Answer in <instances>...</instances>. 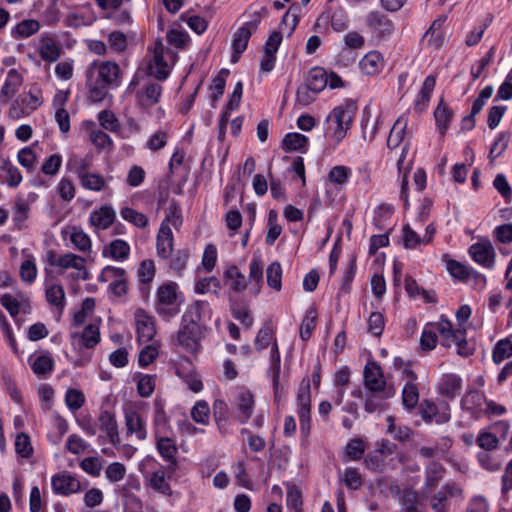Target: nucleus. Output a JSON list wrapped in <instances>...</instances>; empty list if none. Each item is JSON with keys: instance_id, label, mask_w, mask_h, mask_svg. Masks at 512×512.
<instances>
[{"instance_id": "nucleus-1", "label": "nucleus", "mask_w": 512, "mask_h": 512, "mask_svg": "<svg viewBox=\"0 0 512 512\" xmlns=\"http://www.w3.org/2000/svg\"><path fill=\"white\" fill-rule=\"evenodd\" d=\"M86 76L89 99L93 103L102 102L109 89L121 84L120 67L113 61H94L87 69Z\"/></svg>"}, {"instance_id": "nucleus-2", "label": "nucleus", "mask_w": 512, "mask_h": 512, "mask_svg": "<svg viewBox=\"0 0 512 512\" xmlns=\"http://www.w3.org/2000/svg\"><path fill=\"white\" fill-rule=\"evenodd\" d=\"M357 106L353 102H347L335 107L326 117L325 135L335 143H340L351 128Z\"/></svg>"}, {"instance_id": "nucleus-3", "label": "nucleus", "mask_w": 512, "mask_h": 512, "mask_svg": "<svg viewBox=\"0 0 512 512\" xmlns=\"http://www.w3.org/2000/svg\"><path fill=\"white\" fill-rule=\"evenodd\" d=\"M298 23V15L293 12V6L289 8V10L284 14L282 21L280 23L281 31H274L271 33L269 38L267 39L264 46V53L260 60V71L263 73H269L273 70L276 62V53L278 48L282 42V31L285 30L284 27L289 26L287 30V35H291L295 30Z\"/></svg>"}, {"instance_id": "nucleus-4", "label": "nucleus", "mask_w": 512, "mask_h": 512, "mask_svg": "<svg viewBox=\"0 0 512 512\" xmlns=\"http://www.w3.org/2000/svg\"><path fill=\"white\" fill-rule=\"evenodd\" d=\"M183 223L181 210L175 201H171L165 219L162 221L157 237L156 250L157 255L167 259L173 250V234L171 226L178 230Z\"/></svg>"}, {"instance_id": "nucleus-5", "label": "nucleus", "mask_w": 512, "mask_h": 512, "mask_svg": "<svg viewBox=\"0 0 512 512\" xmlns=\"http://www.w3.org/2000/svg\"><path fill=\"white\" fill-rule=\"evenodd\" d=\"M155 309L163 319H170L179 313L176 284L165 283L158 287Z\"/></svg>"}, {"instance_id": "nucleus-6", "label": "nucleus", "mask_w": 512, "mask_h": 512, "mask_svg": "<svg viewBox=\"0 0 512 512\" xmlns=\"http://www.w3.org/2000/svg\"><path fill=\"white\" fill-rule=\"evenodd\" d=\"M364 384L373 393H385V398H390L395 394L393 388L386 387L382 369L375 361H369L364 368Z\"/></svg>"}, {"instance_id": "nucleus-7", "label": "nucleus", "mask_w": 512, "mask_h": 512, "mask_svg": "<svg viewBox=\"0 0 512 512\" xmlns=\"http://www.w3.org/2000/svg\"><path fill=\"white\" fill-rule=\"evenodd\" d=\"M201 327L182 319L176 335V343L189 353H196L200 348Z\"/></svg>"}, {"instance_id": "nucleus-8", "label": "nucleus", "mask_w": 512, "mask_h": 512, "mask_svg": "<svg viewBox=\"0 0 512 512\" xmlns=\"http://www.w3.org/2000/svg\"><path fill=\"white\" fill-rule=\"evenodd\" d=\"M259 21V19L249 21L235 32L232 40V63L238 62L240 55L247 49L249 39L252 33L256 31Z\"/></svg>"}, {"instance_id": "nucleus-9", "label": "nucleus", "mask_w": 512, "mask_h": 512, "mask_svg": "<svg viewBox=\"0 0 512 512\" xmlns=\"http://www.w3.org/2000/svg\"><path fill=\"white\" fill-rule=\"evenodd\" d=\"M471 258L487 269L495 265L496 253L492 243L488 239H482L469 247Z\"/></svg>"}, {"instance_id": "nucleus-10", "label": "nucleus", "mask_w": 512, "mask_h": 512, "mask_svg": "<svg viewBox=\"0 0 512 512\" xmlns=\"http://www.w3.org/2000/svg\"><path fill=\"white\" fill-rule=\"evenodd\" d=\"M58 267L63 270H75L70 275L73 280H87L89 278V272L85 267V259L77 254L66 253L59 256Z\"/></svg>"}, {"instance_id": "nucleus-11", "label": "nucleus", "mask_w": 512, "mask_h": 512, "mask_svg": "<svg viewBox=\"0 0 512 512\" xmlns=\"http://www.w3.org/2000/svg\"><path fill=\"white\" fill-rule=\"evenodd\" d=\"M102 281H109L110 290L116 296H122L127 292L126 272L123 268L106 266L100 275Z\"/></svg>"}, {"instance_id": "nucleus-12", "label": "nucleus", "mask_w": 512, "mask_h": 512, "mask_svg": "<svg viewBox=\"0 0 512 512\" xmlns=\"http://www.w3.org/2000/svg\"><path fill=\"white\" fill-rule=\"evenodd\" d=\"M172 475L173 474H170L168 471V466L166 468L160 467L159 469L147 475L146 485L157 493H160L164 496H171L173 491L169 482L172 478Z\"/></svg>"}, {"instance_id": "nucleus-13", "label": "nucleus", "mask_w": 512, "mask_h": 512, "mask_svg": "<svg viewBox=\"0 0 512 512\" xmlns=\"http://www.w3.org/2000/svg\"><path fill=\"white\" fill-rule=\"evenodd\" d=\"M235 418L240 423H246L252 416L255 406L254 395L251 391L242 389L235 399Z\"/></svg>"}, {"instance_id": "nucleus-14", "label": "nucleus", "mask_w": 512, "mask_h": 512, "mask_svg": "<svg viewBox=\"0 0 512 512\" xmlns=\"http://www.w3.org/2000/svg\"><path fill=\"white\" fill-rule=\"evenodd\" d=\"M72 344L75 347L94 348L100 341V331L96 324L87 325L83 332H73L70 335Z\"/></svg>"}, {"instance_id": "nucleus-15", "label": "nucleus", "mask_w": 512, "mask_h": 512, "mask_svg": "<svg viewBox=\"0 0 512 512\" xmlns=\"http://www.w3.org/2000/svg\"><path fill=\"white\" fill-rule=\"evenodd\" d=\"M51 485L54 493L61 495L76 493L81 488L79 480L65 472L54 475Z\"/></svg>"}, {"instance_id": "nucleus-16", "label": "nucleus", "mask_w": 512, "mask_h": 512, "mask_svg": "<svg viewBox=\"0 0 512 512\" xmlns=\"http://www.w3.org/2000/svg\"><path fill=\"white\" fill-rule=\"evenodd\" d=\"M98 425L105 432L111 444L114 446L120 444L118 425L114 413L108 410L101 411L98 417Z\"/></svg>"}, {"instance_id": "nucleus-17", "label": "nucleus", "mask_w": 512, "mask_h": 512, "mask_svg": "<svg viewBox=\"0 0 512 512\" xmlns=\"http://www.w3.org/2000/svg\"><path fill=\"white\" fill-rule=\"evenodd\" d=\"M116 213L111 206L104 205L90 213L89 223L96 230L108 229L115 221Z\"/></svg>"}, {"instance_id": "nucleus-18", "label": "nucleus", "mask_w": 512, "mask_h": 512, "mask_svg": "<svg viewBox=\"0 0 512 512\" xmlns=\"http://www.w3.org/2000/svg\"><path fill=\"white\" fill-rule=\"evenodd\" d=\"M136 329L140 342L147 343L153 339L156 334L152 317L145 313L144 310H137L135 313Z\"/></svg>"}, {"instance_id": "nucleus-19", "label": "nucleus", "mask_w": 512, "mask_h": 512, "mask_svg": "<svg viewBox=\"0 0 512 512\" xmlns=\"http://www.w3.org/2000/svg\"><path fill=\"white\" fill-rule=\"evenodd\" d=\"M39 55L46 62H55L61 55V47L50 34H42L39 38Z\"/></svg>"}, {"instance_id": "nucleus-20", "label": "nucleus", "mask_w": 512, "mask_h": 512, "mask_svg": "<svg viewBox=\"0 0 512 512\" xmlns=\"http://www.w3.org/2000/svg\"><path fill=\"white\" fill-rule=\"evenodd\" d=\"M23 78L16 69H10L0 90V104H7L22 85Z\"/></svg>"}, {"instance_id": "nucleus-21", "label": "nucleus", "mask_w": 512, "mask_h": 512, "mask_svg": "<svg viewBox=\"0 0 512 512\" xmlns=\"http://www.w3.org/2000/svg\"><path fill=\"white\" fill-rule=\"evenodd\" d=\"M125 424L127 435H135L140 441L147 437L146 422L144 418L134 410L125 412Z\"/></svg>"}, {"instance_id": "nucleus-22", "label": "nucleus", "mask_w": 512, "mask_h": 512, "mask_svg": "<svg viewBox=\"0 0 512 512\" xmlns=\"http://www.w3.org/2000/svg\"><path fill=\"white\" fill-rule=\"evenodd\" d=\"M157 450L163 459L168 462V471L170 474H174L178 467L177 460L175 458L177 454V447L171 438L160 437L157 439Z\"/></svg>"}, {"instance_id": "nucleus-23", "label": "nucleus", "mask_w": 512, "mask_h": 512, "mask_svg": "<svg viewBox=\"0 0 512 512\" xmlns=\"http://www.w3.org/2000/svg\"><path fill=\"white\" fill-rule=\"evenodd\" d=\"M162 94V86L156 82H148L145 84L142 90L137 92L138 103L149 108L159 103Z\"/></svg>"}, {"instance_id": "nucleus-24", "label": "nucleus", "mask_w": 512, "mask_h": 512, "mask_svg": "<svg viewBox=\"0 0 512 512\" xmlns=\"http://www.w3.org/2000/svg\"><path fill=\"white\" fill-rule=\"evenodd\" d=\"M210 316V307L206 301H195L191 304L182 316L184 321L201 326L205 317Z\"/></svg>"}, {"instance_id": "nucleus-25", "label": "nucleus", "mask_w": 512, "mask_h": 512, "mask_svg": "<svg viewBox=\"0 0 512 512\" xmlns=\"http://www.w3.org/2000/svg\"><path fill=\"white\" fill-rule=\"evenodd\" d=\"M361 71L366 75H376L384 67V59L377 51L368 52L359 63Z\"/></svg>"}, {"instance_id": "nucleus-26", "label": "nucleus", "mask_w": 512, "mask_h": 512, "mask_svg": "<svg viewBox=\"0 0 512 512\" xmlns=\"http://www.w3.org/2000/svg\"><path fill=\"white\" fill-rule=\"evenodd\" d=\"M223 278L229 288L236 293L244 291L248 284L246 277L235 265L229 266L224 271Z\"/></svg>"}, {"instance_id": "nucleus-27", "label": "nucleus", "mask_w": 512, "mask_h": 512, "mask_svg": "<svg viewBox=\"0 0 512 512\" xmlns=\"http://www.w3.org/2000/svg\"><path fill=\"white\" fill-rule=\"evenodd\" d=\"M45 294L47 302L50 305L56 307V309L61 314L66 304L65 291L63 286L60 284L47 285Z\"/></svg>"}, {"instance_id": "nucleus-28", "label": "nucleus", "mask_w": 512, "mask_h": 512, "mask_svg": "<svg viewBox=\"0 0 512 512\" xmlns=\"http://www.w3.org/2000/svg\"><path fill=\"white\" fill-rule=\"evenodd\" d=\"M434 117L440 134L444 135L453 118V111L442 99L434 112Z\"/></svg>"}, {"instance_id": "nucleus-29", "label": "nucleus", "mask_w": 512, "mask_h": 512, "mask_svg": "<svg viewBox=\"0 0 512 512\" xmlns=\"http://www.w3.org/2000/svg\"><path fill=\"white\" fill-rule=\"evenodd\" d=\"M328 82L327 72L323 68H313L307 77L306 87L311 90V92L318 93L321 92L326 86Z\"/></svg>"}, {"instance_id": "nucleus-30", "label": "nucleus", "mask_w": 512, "mask_h": 512, "mask_svg": "<svg viewBox=\"0 0 512 512\" xmlns=\"http://www.w3.org/2000/svg\"><path fill=\"white\" fill-rule=\"evenodd\" d=\"M69 238L71 243L74 245L75 249L80 252L86 253L90 252L92 248V242L87 233H85L81 228L71 227L69 230Z\"/></svg>"}, {"instance_id": "nucleus-31", "label": "nucleus", "mask_w": 512, "mask_h": 512, "mask_svg": "<svg viewBox=\"0 0 512 512\" xmlns=\"http://www.w3.org/2000/svg\"><path fill=\"white\" fill-rule=\"evenodd\" d=\"M408 121L404 117H399L394 123L393 127L390 130L387 146L389 149L397 148L404 139L405 130L407 128Z\"/></svg>"}, {"instance_id": "nucleus-32", "label": "nucleus", "mask_w": 512, "mask_h": 512, "mask_svg": "<svg viewBox=\"0 0 512 512\" xmlns=\"http://www.w3.org/2000/svg\"><path fill=\"white\" fill-rule=\"evenodd\" d=\"M308 144V138L301 133H288L282 140V147L288 152H305Z\"/></svg>"}, {"instance_id": "nucleus-33", "label": "nucleus", "mask_w": 512, "mask_h": 512, "mask_svg": "<svg viewBox=\"0 0 512 512\" xmlns=\"http://www.w3.org/2000/svg\"><path fill=\"white\" fill-rule=\"evenodd\" d=\"M462 380L456 374H447L443 377L439 391L442 395L453 398L455 397L461 390Z\"/></svg>"}, {"instance_id": "nucleus-34", "label": "nucleus", "mask_w": 512, "mask_h": 512, "mask_svg": "<svg viewBox=\"0 0 512 512\" xmlns=\"http://www.w3.org/2000/svg\"><path fill=\"white\" fill-rule=\"evenodd\" d=\"M366 24L381 32V33H389L392 28V22L387 18V16L379 11H372L366 17Z\"/></svg>"}, {"instance_id": "nucleus-35", "label": "nucleus", "mask_w": 512, "mask_h": 512, "mask_svg": "<svg viewBox=\"0 0 512 512\" xmlns=\"http://www.w3.org/2000/svg\"><path fill=\"white\" fill-rule=\"evenodd\" d=\"M130 253V246L129 244L122 240V239H116L113 240L107 248L104 249L103 255L107 256L109 255L114 260H125L128 258Z\"/></svg>"}, {"instance_id": "nucleus-36", "label": "nucleus", "mask_w": 512, "mask_h": 512, "mask_svg": "<svg viewBox=\"0 0 512 512\" xmlns=\"http://www.w3.org/2000/svg\"><path fill=\"white\" fill-rule=\"evenodd\" d=\"M167 67L168 65L164 60V55L153 54L148 64L149 75L154 76L160 81L165 80L169 76Z\"/></svg>"}, {"instance_id": "nucleus-37", "label": "nucleus", "mask_w": 512, "mask_h": 512, "mask_svg": "<svg viewBox=\"0 0 512 512\" xmlns=\"http://www.w3.org/2000/svg\"><path fill=\"white\" fill-rule=\"evenodd\" d=\"M435 331H438L443 338L442 345L445 347H451L452 340L458 334V329L454 330L452 327V323L447 320L441 318L437 323L430 324Z\"/></svg>"}, {"instance_id": "nucleus-38", "label": "nucleus", "mask_w": 512, "mask_h": 512, "mask_svg": "<svg viewBox=\"0 0 512 512\" xmlns=\"http://www.w3.org/2000/svg\"><path fill=\"white\" fill-rule=\"evenodd\" d=\"M263 277V265L260 257L255 256L249 264V279L255 282L253 286V293L258 294L260 291V283Z\"/></svg>"}, {"instance_id": "nucleus-39", "label": "nucleus", "mask_w": 512, "mask_h": 512, "mask_svg": "<svg viewBox=\"0 0 512 512\" xmlns=\"http://www.w3.org/2000/svg\"><path fill=\"white\" fill-rule=\"evenodd\" d=\"M40 29V24L37 20L27 19L18 23L13 29L16 38H27L37 33Z\"/></svg>"}, {"instance_id": "nucleus-40", "label": "nucleus", "mask_w": 512, "mask_h": 512, "mask_svg": "<svg viewBox=\"0 0 512 512\" xmlns=\"http://www.w3.org/2000/svg\"><path fill=\"white\" fill-rule=\"evenodd\" d=\"M79 180L85 189L91 191H101L106 185L104 178L95 173L82 174V172H80Z\"/></svg>"}, {"instance_id": "nucleus-41", "label": "nucleus", "mask_w": 512, "mask_h": 512, "mask_svg": "<svg viewBox=\"0 0 512 512\" xmlns=\"http://www.w3.org/2000/svg\"><path fill=\"white\" fill-rule=\"evenodd\" d=\"M1 169L5 172V182L10 187H17L22 181L20 170L9 160H2Z\"/></svg>"}, {"instance_id": "nucleus-42", "label": "nucleus", "mask_w": 512, "mask_h": 512, "mask_svg": "<svg viewBox=\"0 0 512 512\" xmlns=\"http://www.w3.org/2000/svg\"><path fill=\"white\" fill-rule=\"evenodd\" d=\"M419 401V392L415 383L407 382L402 390V403L403 405L411 410Z\"/></svg>"}, {"instance_id": "nucleus-43", "label": "nucleus", "mask_w": 512, "mask_h": 512, "mask_svg": "<svg viewBox=\"0 0 512 512\" xmlns=\"http://www.w3.org/2000/svg\"><path fill=\"white\" fill-rule=\"evenodd\" d=\"M121 217L138 228H145L148 225V218L141 212L130 207H123L120 210Z\"/></svg>"}, {"instance_id": "nucleus-44", "label": "nucleus", "mask_w": 512, "mask_h": 512, "mask_svg": "<svg viewBox=\"0 0 512 512\" xmlns=\"http://www.w3.org/2000/svg\"><path fill=\"white\" fill-rule=\"evenodd\" d=\"M418 494L412 489L402 491L400 504L403 512H420L418 509Z\"/></svg>"}, {"instance_id": "nucleus-45", "label": "nucleus", "mask_w": 512, "mask_h": 512, "mask_svg": "<svg viewBox=\"0 0 512 512\" xmlns=\"http://www.w3.org/2000/svg\"><path fill=\"white\" fill-rule=\"evenodd\" d=\"M268 285L276 290L280 291L282 287V268L279 262L271 263L266 271Z\"/></svg>"}, {"instance_id": "nucleus-46", "label": "nucleus", "mask_w": 512, "mask_h": 512, "mask_svg": "<svg viewBox=\"0 0 512 512\" xmlns=\"http://www.w3.org/2000/svg\"><path fill=\"white\" fill-rule=\"evenodd\" d=\"M232 315L239 320L245 327L250 328L253 325V317L251 316L249 307L245 303H235L231 307Z\"/></svg>"}, {"instance_id": "nucleus-47", "label": "nucleus", "mask_w": 512, "mask_h": 512, "mask_svg": "<svg viewBox=\"0 0 512 512\" xmlns=\"http://www.w3.org/2000/svg\"><path fill=\"white\" fill-rule=\"evenodd\" d=\"M316 318L317 314L313 308L306 311L300 327V336L303 340H308L311 337L312 331L316 327Z\"/></svg>"}, {"instance_id": "nucleus-48", "label": "nucleus", "mask_w": 512, "mask_h": 512, "mask_svg": "<svg viewBox=\"0 0 512 512\" xmlns=\"http://www.w3.org/2000/svg\"><path fill=\"white\" fill-rule=\"evenodd\" d=\"M21 280L27 284H32L37 277V266L32 256L22 262L20 266Z\"/></svg>"}, {"instance_id": "nucleus-49", "label": "nucleus", "mask_w": 512, "mask_h": 512, "mask_svg": "<svg viewBox=\"0 0 512 512\" xmlns=\"http://www.w3.org/2000/svg\"><path fill=\"white\" fill-rule=\"evenodd\" d=\"M227 75H228V71L223 70L217 76H215L212 80L210 89L212 90L211 101H212L213 105H215V103L220 99V97L224 93Z\"/></svg>"}, {"instance_id": "nucleus-50", "label": "nucleus", "mask_w": 512, "mask_h": 512, "mask_svg": "<svg viewBox=\"0 0 512 512\" xmlns=\"http://www.w3.org/2000/svg\"><path fill=\"white\" fill-rule=\"evenodd\" d=\"M54 361L49 355L37 356L31 363L33 372L37 375H44L53 370Z\"/></svg>"}, {"instance_id": "nucleus-51", "label": "nucleus", "mask_w": 512, "mask_h": 512, "mask_svg": "<svg viewBox=\"0 0 512 512\" xmlns=\"http://www.w3.org/2000/svg\"><path fill=\"white\" fill-rule=\"evenodd\" d=\"M402 241L406 249H415L420 245H425L423 238L420 237L409 225L402 229Z\"/></svg>"}, {"instance_id": "nucleus-52", "label": "nucleus", "mask_w": 512, "mask_h": 512, "mask_svg": "<svg viewBox=\"0 0 512 512\" xmlns=\"http://www.w3.org/2000/svg\"><path fill=\"white\" fill-rule=\"evenodd\" d=\"M512 356V342L509 339L500 340L493 350V361L500 363Z\"/></svg>"}, {"instance_id": "nucleus-53", "label": "nucleus", "mask_w": 512, "mask_h": 512, "mask_svg": "<svg viewBox=\"0 0 512 512\" xmlns=\"http://www.w3.org/2000/svg\"><path fill=\"white\" fill-rule=\"evenodd\" d=\"M241 97L233 96L231 95L227 104L225 105L224 110L222 111L220 115L219 120V128H220V134H224V130L227 127L228 121H229V114L231 111L237 109L240 105Z\"/></svg>"}, {"instance_id": "nucleus-54", "label": "nucleus", "mask_w": 512, "mask_h": 512, "mask_svg": "<svg viewBox=\"0 0 512 512\" xmlns=\"http://www.w3.org/2000/svg\"><path fill=\"white\" fill-rule=\"evenodd\" d=\"M192 419L200 424H208L210 419V408L207 402L197 401L191 410Z\"/></svg>"}, {"instance_id": "nucleus-55", "label": "nucleus", "mask_w": 512, "mask_h": 512, "mask_svg": "<svg viewBox=\"0 0 512 512\" xmlns=\"http://www.w3.org/2000/svg\"><path fill=\"white\" fill-rule=\"evenodd\" d=\"M188 259L189 251L187 249L176 251L169 264L170 270L177 275H181L182 271L186 268Z\"/></svg>"}, {"instance_id": "nucleus-56", "label": "nucleus", "mask_w": 512, "mask_h": 512, "mask_svg": "<svg viewBox=\"0 0 512 512\" xmlns=\"http://www.w3.org/2000/svg\"><path fill=\"white\" fill-rule=\"evenodd\" d=\"M444 468L440 463L432 462L426 469V484L431 489L435 488L439 480L443 477Z\"/></svg>"}, {"instance_id": "nucleus-57", "label": "nucleus", "mask_w": 512, "mask_h": 512, "mask_svg": "<svg viewBox=\"0 0 512 512\" xmlns=\"http://www.w3.org/2000/svg\"><path fill=\"white\" fill-rule=\"evenodd\" d=\"M273 338V327L270 322H267L258 331L255 339V347L257 350H263L267 348Z\"/></svg>"}, {"instance_id": "nucleus-58", "label": "nucleus", "mask_w": 512, "mask_h": 512, "mask_svg": "<svg viewBox=\"0 0 512 512\" xmlns=\"http://www.w3.org/2000/svg\"><path fill=\"white\" fill-rule=\"evenodd\" d=\"M381 124L380 117H377L374 121L370 120V116H364L362 119V134L364 140L372 141L378 133L379 126Z\"/></svg>"}, {"instance_id": "nucleus-59", "label": "nucleus", "mask_w": 512, "mask_h": 512, "mask_svg": "<svg viewBox=\"0 0 512 512\" xmlns=\"http://www.w3.org/2000/svg\"><path fill=\"white\" fill-rule=\"evenodd\" d=\"M350 175H351L350 168L343 166V165H339V166L333 167L330 170V172L328 174V179L336 185H344L345 183L348 182Z\"/></svg>"}, {"instance_id": "nucleus-60", "label": "nucleus", "mask_w": 512, "mask_h": 512, "mask_svg": "<svg viewBox=\"0 0 512 512\" xmlns=\"http://www.w3.org/2000/svg\"><path fill=\"white\" fill-rule=\"evenodd\" d=\"M452 344L457 346V354L462 357H468L474 352V348L468 344L465 338L464 329H458V334L452 340Z\"/></svg>"}, {"instance_id": "nucleus-61", "label": "nucleus", "mask_w": 512, "mask_h": 512, "mask_svg": "<svg viewBox=\"0 0 512 512\" xmlns=\"http://www.w3.org/2000/svg\"><path fill=\"white\" fill-rule=\"evenodd\" d=\"M15 451L23 458H29L32 455L33 448L27 434L21 433L16 437Z\"/></svg>"}, {"instance_id": "nucleus-62", "label": "nucleus", "mask_w": 512, "mask_h": 512, "mask_svg": "<svg viewBox=\"0 0 512 512\" xmlns=\"http://www.w3.org/2000/svg\"><path fill=\"white\" fill-rule=\"evenodd\" d=\"M90 141L101 149L110 148L113 144L111 137L102 130L93 129L89 133Z\"/></svg>"}, {"instance_id": "nucleus-63", "label": "nucleus", "mask_w": 512, "mask_h": 512, "mask_svg": "<svg viewBox=\"0 0 512 512\" xmlns=\"http://www.w3.org/2000/svg\"><path fill=\"white\" fill-rule=\"evenodd\" d=\"M220 289V281L216 277H208L199 280L195 285V292L205 294L208 292L217 293Z\"/></svg>"}, {"instance_id": "nucleus-64", "label": "nucleus", "mask_w": 512, "mask_h": 512, "mask_svg": "<svg viewBox=\"0 0 512 512\" xmlns=\"http://www.w3.org/2000/svg\"><path fill=\"white\" fill-rule=\"evenodd\" d=\"M98 120L100 125L109 131L116 132L120 125L118 119L113 112L109 110H103L98 114Z\"/></svg>"}]
</instances>
